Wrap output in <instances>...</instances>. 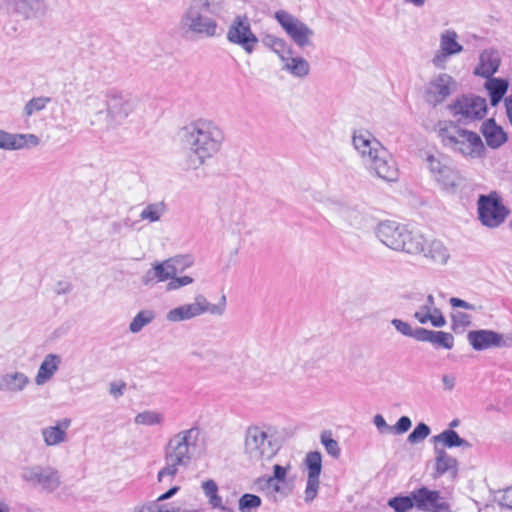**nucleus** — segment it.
<instances>
[{
  "label": "nucleus",
  "mask_w": 512,
  "mask_h": 512,
  "mask_svg": "<svg viewBox=\"0 0 512 512\" xmlns=\"http://www.w3.org/2000/svg\"><path fill=\"white\" fill-rule=\"evenodd\" d=\"M485 88L489 92L492 106H496L502 100L508 89V81L501 78H487Z\"/></svg>",
  "instance_id": "f704fd0d"
},
{
  "label": "nucleus",
  "mask_w": 512,
  "mask_h": 512,
  "mask_svg": "<svg viewBox=\"0 0 512 512\" xmlns=\"http://www.w3.org/2000/svg\"><path fill=\"white\" fill-rule=\"evenodd\" d=\"M452 115L462 124L482 119L487 112L486 99L476 95L458 97L449 106Z\"/></svg>",
  "instance_id": "ddd939ff"
},
{
  "label": "nucleus",
  "mask_w": 512,
  "mask_h": 512,
  "mask_svg": "<svg viewBox=\"0 0 512 512\" xmlns=\"http://www.w3.org/2000/svg\"><path fill=\"white\" fill-rule=\"evenodd\" d=\"M72 291V285L68 282H58L55 287V293L58 295H65Z\"/></svg>",
  "instance_id": "0e129e2a"
},
{
  "label": "nucleus",
  "mask_w": 512,
  "mask_h": 512,
  "mask_svg": "<svg viewBox=\"0 0 512 512\" xmlns=\"http://www.w3.org/2000/svg\"><path fill=\"white\" fill-rule=\"evenodd\" d=\"M388 504L395 512H408L415 506L413 492H411L409 496L394 497L389 500Z\"/></svg>",
  "instance_id": "79ce46f5"
},
{
  "label": "nucleus",
  "mask_w": 512,
  "mask_h": 512,
  "mask_svg": "<svg viewBox=\"0 0 512 512\" xmlns=\"http://www.w3.org/2000/svg\"><path fill=\"white\" fill-rule=\"evenodd\" d=\"M194 283V278L188 275L178 276L177 268L173 267V275L165 286L167 292L176 291Z\"/></svg>",
  "instance_id": "a19ab883"
},
{
  "label": "nucleus",
  "mask_w": 512,
  "mask_h": 512,
  "mask_svg": "<svg viewBox=\"0 0 512 512\" xmlns=\"http://www.w3.org/2000/svg\"><path fill=\"white\" fill-rule=\"evenodd\" d=\"M435 470L438 475H443L446 472L452 471L456 472L457 470V460L448 455V453L443 449H438L435 447Z\"/></svg>",
  "instance_id": "c9c22d12"
},
{
  "label": "nucleus",
  "mask_w": 512,
  "mask_h": 512,
  "mask_svg": "<svg viewBox=\"0 0 512 512\" xmlns=\"http://www.w3.org/2000/svg\"><path fill=\"white\" fill-rule=\"evenodd\" d=\"M464 50L458 42V34L453 29H446L439 36V48L431 58V64L438 70H445L450 58Z\"/></svg>",
  "instance_id": "f3484780"
},
{
  "label": "nucleus",
  "mask_w": 512,
  "mask_h": 512,
  "mask_svg": "<svg viewBox=\"0 0 512 512\" xmlns=\"http://www.w3.org/2000/svg\"><path fill=\"white\" fill-rule=\"evenodd\" d=\"M134 423L145 426L162 425L164 423V415L157 411L146 410L135 416Z\"/></svg>",
  "instance_id": "58836bf2"
},
{
  "label": "nucleus",
  "mask_w": 512,
  "mask_h": 512,
  "mask_svg": "<svg viewBox=\"0 0 512 512\" xmlns=\"http://www.w3.org/2000/svg\"><path fill=\"white\" fill-rule=\"evenodd\" d=\"M6 11L11 16L28 20L45 12V0H4Z\"/></svg>",
  "instance_id": "a211bd4d"
},
{
  "label": "nucleus",
  "mask_w": 512,
  "mask_h": 512,
  "mask_svg": "<svg viewBox=\"0 0 512 512\" xmlns=\"http://www.w3.org/2000/svg\"><path fill=\"white\" fill-rule=\"evenodd\" d=\"M263 42L278 55L281 62L293 51L291 46L285 40L278 37L268 35L264 38Z\"/></svg>",
  "instance_id": "e433bc0d"
},
{
  "label": "nucleus",
  "mask_w": 512,
  "mask_h": 512,
  "mask_svg": "<svg viewBox=\"0 0 512 512\" xmlns=\"http://www.w3.org/2000/svg\"><path fill=\"white\" fill-rule=\"evenodd\" d=\"M227 40L240 46L247 54L253 53L259 42L246 15H238L233 19L227 31Z\"/></svg>",
  "instance_id": "dca6fc26"
},
{
  "label": "nucleus",
  "mask_w": 512,
  "mask_h": 512,
  "mask_svg": "<svg viewBox=\"0 0 512 512\" xmlns=\"http://www.w3.org/2000/svg\"><path fill=\"white\" fill-rule=\"evenodd\" d=\"M60 363L61 358L59 355L52 353L46 355L38 368L37 374L35 376V383L38 386L46 384L57 372Z\"/></svg>",
  "instance_id": "c756f323"
},
{
  "label": "nucleus",
  "mask_w": 512,
  "mask_h": 512,
  "mask_svg": "<svg viewBox=\"0 0 512 512\" xmlns=\"http://www.w3.org/2000/svg\"><path fill=\"white\" fill-rule=\"evenodd\" d=\"M21 480L30 487L44 493H53L61 485L59 471L52 466L28 465L20 472Z\"/></svg>",
  "instance_id": "9b49d317"
},
{
  "label": "nucleus",
  "mask_w": 512,
  "mask_h": 512,
  "mask_svg": "<svg viewBox=\"0 0 512 512\" xmlns=\"http://www.w3.org/2000/svg\"><path fill=\"white\" fill-rule=\"evenodd\" d=\"M376 237L386 247L410 255H423L432 262L445 265L450 257L448 249L437 239H429L419 230L395 221H382L377 225Z\"/></svg>",
  "instance_id": "f257e3e1"
},
{
  "label": "nucleus",
  "mask_w": 512,
  "mask_h": 512,
  "mask_svg": "<svg viewBox=\"0 0 512 512\" xmlns=\"http://www.w3.org/2000/svg\"><path fill=\"white\" fill-rule=\"evenodd\" d=\"M305 465L308 470L305 500L310 502L316 497L319 489V476L322 470L321 454L317 451L309 452L305 458Z\"/></svg>",
  "instance_id": "aec40b11"
},
{
  "label": "nucleus",
  "mask_w": 512,
  "mask_h": 512,
  "mask_svg": "<svg viewBox=\"0 0 512 512\" xmlns=\"http://www.w3.org/2000/svg\"><path fill=\"white\" fill-rule=\"evenodd\" d=\"M274 17L299 48L312 46L314 31L307 24L285 10L276 11Z\"/></svg>",
  "instance_id": "4468645a"
},
{
  "label": "nucleus",
  "mask_w": 512,
  "mask_h": 512,
  "mask_svg": "<svg viewBox=\"0 0 512 512\" xmlns=\"http://www.w3.org/2000/svg\"><path fill=\"white\" fill-rule=\"evenodd\" d=\"M477 212L480 223L490 229L501 226L510 214L509 209L503 204L501 196L496 191L487 195H479Z\"/></svg>",
  "instance_id": "9d476101"
},
{
  "label": "nucleus",
  "mask_w": 512,
  "mask_h": 512,
  "mask_svg": "<svg viewBox=\"0 0 512 512\" xmlns=\"http://www.w3.org/2000/svg\"><path fill=\"white\" fill-rule=\"evenodd\" d=\"M412 426V422L409 417L402 416L398 419L397 423L392 426V432L395 434H404Z\"/></svg>",
  "instance_id": "864d4df0"
},
{
  "label": "nucleus",
  "mask_w": 512,
  "mask_h": 512,
  "mask_svg": "<svg viewBox=\"0 0 512 512\" xmlns=\"http://www.w3.org/2000/svg\"><path fill=\"white\" fill-rule=\"evenodd\" d=\"M373 423L381 433L392 432V426H389L384 417L380 414L374 416Z\"/></svg>",
  "instance_id": "bf43d9fd"
},
{
  "label": "nucleus",
  "mask_w": 512,
  "mask_h": 512,
  "mask_svg": "<svg viewBox=\"0 0 512 512\" xmlns=\"http://www.w3.org/2000/svg\"><path fill=\"white\" fill-rule=\"evenodd\" d=\"M455 377L451 375H443L442 376V383L446 390L451 391L455 386Z\"/></svg>",
  "instance_id": "338daca9"
},
{
  "label": "nucleus",
  "mask_w": 512,
  "mask_h": 512,
  "mask_svg": "<svg viewBox=\"0 0 512 512\" xmlns=\"http://www.w3.org/2000/svg\"><path fill=\"white\" fill-rule=\"evenodd\" d=\"M223 221L225 222L227 228L232 232L241 233V231L246 227L245 222L240 215H237L235 218L228 220L223 217Z\"/></svg>",
  "instance_id": "603ef678"
},
{
  "label": "nucleus",
  "mask_w": 512,
  "mask_h": 512,
  "mask_svg": "<svg viewBox=\"0 0 512 512\" xmlns=\"http://www.w3.org/2000/svg\"><path fill=\"white\" fill-rule=\"evenodd\" d=\"M167 212V205L163 201L147 204L139 213V219L148 223L161 221Z\"/></svg>",
  "instance_id": "72a5a7b5"
},
{
  "label": "nucleus",
  "mask_w": 512,
  "mask_h": 512,
  "mask_svg": "<svg viewBox=\"0 0 512 512\" xmlns=\"http://www.w3.org/2000/svg\"><path fill=\"white\" fill-rule=\"evenodd\" d=\"M437 135L442 145L467 158H481L485 147L480 136L472 131L462 129L451 121L437 124Z\"/></svg>",
  "instance_id": "39448f33"
},
{
  "label": "nucleus",
  "mask_w": 512,
  "mask_h": 512,
  "mask_svg": "<svg viewBox=\"0 0 512 512\" xmlns=\"http://www.w3.org/2000/svg\"><path fill=\"white\" fill-rule=\"evenodd\" d=\"M29 376L18 370L8 371L0 375V393L13 396L23 393L30 385Z\"/></svg>",
  "instance_id": "4be33fe9"
},
{
  "label": "nucleus",
  "mask_w": 512,
  "mask_h": 512,
  "mask_svg": "<svg viewBox=\"0 0 512 512\" xmlns=\"http://www.w3.org/2000/svg\"><path fill=\"white\" fill-rule=\"evenodd\" d=\"M391 324L394 328L404 336L412 337L414 330L408 322H405L401 319L394 318L391 320Z\"/></svg>",
  "instance_id": "3c124183"
},
{
  "label": "nucleus",
  "mask_w": 512,
  "mask_h": 512,
  "mask_svg": "<svg viewBox=\"0 0 512 512\" xmlns=\"http://www.w3.org/2000/svg\"><path fill=\"white\" fill-rule=\"evenodd\" d=\"M452 317L455 326L467 327L471 324V316L467 313L457 312Z\"/></svg>",
  "instance_id": "4d7b16f0"
},
{
  "label": "nucleus",
  "mask_w": 512,
  "mask_h": 512,
  "mask_svg": "<svg viewBox=\"0 0 512 512\" xmlns=\"http://www.w3.org/2000/svg\"><path fill=\"white\" fill-rule=\"evenodd\" d=\"M167 260H173L172 266L177 268L178 265H181L183 268L190 267L194 263V259L190 255H177Z\"/></svg>",
  "instance_id": "6e6d98bb"
},
{
  "label": "nucleus",
  "mask_w": 512,
  "mask_h": 512,
  "mask_svg": "<svg viewBox=\"0 0 512 512\" xmlns=\"http://www.w3.org/2000/svg\"><path fill=\"white\" fill-rule=\"evenodd\" d=\"M83 107L88 115H100L102 114V101L99 96L89 95L85 98Z\"/></svg>",
  "instance_id": "49530a36"
},
{
  "label": "nucleus",
  "mask_w": 512,
  "mask_h": 512,
  "mask_svg": "<svg viewBox=\"0 0 512 512\" xmlns=\"http://www.w3.org/2000/svg\"><path fill=\"white\" fill-rule=\"evenodd\" d=\"M467 340L476 351L486 350L492 347H502L506 343L504 336L492 330L480 329L468 332Z\"/></svg>",
  "instance_id": "412c9836"
},
{
  "label": "nucleus",
  "mask_w": 512,
  "mask_h": 512,
  "mask_svg": "<svg viewBox=\"0 0 512 512\" xmlns=\"http://www.w3.org/2000/svg\"><path fill=\"white\" fill-rule=\"evenodd\" d=\"M431 433L429 426L425 423H419L409 434L407 440L411 444H416L425 440Z\"/></svg>",
  "instance_id": "a18cd8bd"
},
{
  "label": "nucleus",
  "mask_w": 512,
  "mask_h": 512,
  "mask_svg": "<svg viewBox=\"0 0 512 512\" xmlns=\"http://www.w3.org/2000/svg\"><path fill=\"white\" fill-rule=\"evenodd\" d=\"M138 99L124 91L110 90L106 95V118L108 127H116L135 111Z\"/></svg>",
  "instance_id": "f8f14e48"
},
{
  "label": "nucleus",
  "mask_w": 512,
  "mask_h": 512,
  "mask_svg": "<svg viewBox=\"0 0 512 512\" xmlns=\"http://www.w3.org/2000/svg\"><path fill=\"white\" fill-rule=\"evenodd\" d=\"M426 163L430 172L434 175L438 182H441L444 185L452 184V170L449 166L441 161L439 155L428 154L426 157Z\"/></svg>",
  "instance_id": "2f4dec72"
},
{
  "label": "nucleus",
  "mask_w": 512,
  "mask_h": 512,
  "mask_svg": "<svg viewBox=\"0 0 512 512\" xmlns=\"http://www.w3.org/2000/svg\"><path fill=\"white\" fill-rule=\"evenodd\" d=\"M353 145L371 173L387 182L398 179V168L394 159L370 132L356 131L353 135Z\"/></svg>",
  "instance_id": "20e7f679"
},
{
  "label": "nucleus",
  "mask_w": 512,
  "mask_h": 512,
  "mask_svg": "<svg viewBox=\"0 0 512 512\" xmlns=\"http://www.w3.org/2000/svg\"><path fill=\"white\" fill-rule=\"evenodd\" d=\"M499 504L502 507L512 509V487H509L502 492L499 498Z\"/></svg>",
  "instance_id": "052dcab7"
},
{
  "label": "nucleus",
  "mask_w": 512,
  "mask_h": 512,
  "mask_svg": "<svg viewBox=\"0 0 512 512\" xmlns=\"http://www.w3.org/2000/svg\"><path fill=\"white\" fill-rule=\"evenodd\" d=\"M173 260L157 261L151 265L141 277V283L145 287L152 288L160 282L169 281L173 275Z\"/></svg>",
  "instance_id": "b1692460"
},
{
  "label": "nucleus",
  "mask_w": 512,
  "mask_h": 512,
  "mask_svg": "<svg viewBox=\"0 0 512 512\" xmlns=\"http://www.w3.org/2000/svg\"><path fill=\"white\" fill-rule=\"evenodd\" d=\"M72 420L70 418L58 419L53 425L41 429V436L47 447H55L68 441V429Z\"/></svg>",
  "instance_id": "5701e85b"
},
{
  "label": "nucleus",
  "mask_w": 512,
  "mask_h": 512,
  "mask_svg": "<svg viewBox=\"0 0 512 512\" xmlns=\"http://www.w3.org/2000/svg\"><path fill=\"white\" fill-rule=\"evenodd\" d=\"M325 212L330 222L344 231L365 232L370 226L368 215L354 204L328 199Z\"/></svg>",
  "instance_id": "0eeeda50"
},
{
  "label": "nucleus",
  "mask_w": 512,
  "mask_h": 512,
  "mask_svg": "<svg viewBox=\"0 0 512 512\" xmlns=\"http://www.w3.org/2000/svg\"><path fill=\"white\" fill-rule=\"evenodd\" d=\"M39 138L34 134H12L0 130V149L20 150L39 145Z\"/></svg>",
  "instance_id": "393cba45"
},
{
  "label": "nucleus",
  "mask_w": 512,
  "mask_h": 512,
  "mask_svg": "<svg viewBox=\"0 0 512 512\" xmlns=\"http://www.w3.org/2000/svg\"><path fill=\"white\" fill-rule=\"evenodd\" d=\"M413 499L419 510L434 512L444 508V502L439 492L429 490L426 487L413 491Z\"/></svg>",
  "instance_id": "cd10ccee"
},
{
  "label": "nucleus",
  "mask_w": 512,
  "mask_h": 512,
  "mask_svg": "<svg viewBox=\"0 0 512 512\" xmlns=\"http://www.w3.org/2000/svg\"><path fill=\"white\" fill-rule=\"evenodd\" d=\"M413 316L420 324L430 322L432 326L438 328L446 324V320L441 311L435 306V300L432 294L426 297L425 303L415 311Z\"/></svg>",
  "instance_id": "a878e982"
},
{
  "label": "nucleus",
  "mask_w": 512,
  "mask_h": 512,
  "mask_svg": "<svg viewBox=\"0 0 512 512\" xmlns=\"http://www.w3.org/2000/svg\"><path fill=\"white\" fill-rule=\"evenodd\" d=\"M201 431L198 427L181 430L172 435L164 446V466L159 470L157 479L174 478L180 468L191 463L194 452L198 448Z\"/></svg>",
  "instance_id": "7ed1b4c3"
},
{
  "label": "nucleus",
  "mask_w": 512,
  "mask_h": 512,
  "mask_svg": "<svg viewBox=\"0 0 512 512\" xmlns=\"http://www.w3.org/2000/svg\"><path fill=\"white\" fill-rule=\"evenodd\" d=\"M224 9L223 0H197L192 3L182 18V23L189 31L213 37L216 34L217 23L211 16H219Z\"/></svg>",
  "instance_id": "423d86ee"
},
{
  "label": "nucleus",
  "mask_w": 512,
  "mask_h": 512,
  "mask_svg": "<svg viewBox=\"0 0 512 512\" xmlns=\"http://www.w3.org/2000/svg\"><path fill=\"white\" fill-rule=\"evenodd\" d=\"M265 483L267 484V497L273 503L280 501L285 496L283 488L280 486L279 481H275V478H266Z\"/></svg>",
  "instance_id": "37998d69"
},
{
  "label": "nucleus",
  "mask_w": 512,
  "mask_h": 512,
  "mask_svg": "<svg viewBox=\"0 0 512 512\" xmlns=\"http://www.w3.org/2000/svg\"><path fill=\"white\" fill-rule=\"evenodd\" d=\"M154 501H150L145 504L136 505L132 512H156Z\"/></svg>",
  "instance_id": "69168bd1"
},
{
  "label": "nucleus",
  "mask_w": 512,
  "mask_h": 512,
  "mask_svg": "<svg viewBox=\"0 0 512 512\" xmlns=\"http://www.w3.org/2000/svg\"><path fill=\"white\" fill-rule=\"evenodd\" d=\"M481 131L489 147L495 149L507 141V135L494 119H488L482 124Z\"/></svg>",
  "instance_id": "7c9ffc66"
},
{
  "label": "nucleus",
  "mask_w": 512,
  "mask_h": 512,
  "mask_svg": "<svg viewBox=\"0 0 512 512\" xmlns=\"http://www.w3.org/2000/svg\"><path fill=\"white\" fill-rule=\"evenodd\" d=\"M282 70L294 78L304 79L309 76L311 66L307 59L302 56L295 55L292 51L289 56L282 61Z\"/></svg>",
  "instance_id": "c85d7f7f"
},
{
  "label": "nucleus",
  "mask_w": 512,
  "mask_h": 512,
  "mask_svg": "<svg viewBox=\"0 0 512 512\" xmlns=\"http://www.w3.org/2000/svg\"><path fill=\"white\" fill-rule=\"evenodd\" d=\"M155 319V312L151 309L139 311L129 324V331L133 334L139 333L145 326Z\"/></svg>",
  "instance_id": "4c0bfd02"
},
{
  "label": "nucleus",
  "mask_w": 512,
  "mask_h": 512,
  "mask_svg": "<svg viewBox=\"0 0 512 512\" xmlns=\"http://www.w3.org/2000/svg\"><path fill=\"white\" fill-rule=\"evenodd\" d=\"M501 58L498 51L485 49L479 55V62L475 67L474 74L483 78L492 77L499 69Z\"/></svg>",
  "instance_id": "bb28decb"
},
{
  "label": "nucleus",
  "mask_w": 512,
  "mask_h": 512,
  "mask_svg": "<svg viewBox=\"0 0 512 512\" xmlns=\"http://www.w3.org/2000/svg\"><path fill=\"white\" fill-rule=\"evenodd\" d=\"M269 427L249 426L245 432L244 453L254 464H263L272 459L278 451Z\"/></svg>",
  "instance_id": "1a4fd4ad"
},
{
  "label": "nucleus",
  "mask_w": 512,
  "mask_h": 512,
  "mask_svg": "<svg viewBox=\"0 0 512 512\" xmlns=\"http://www.w3.org/2000/svg\"><path fill=\"white\" fill-rule=\"evenodd\" d=\"M507 117L512 125V93L505 99Z\"/></svg>",
  "instance_id": "774afa93"
},
{
  "label": "nucleus",
  "mask_w": 512,
  "mask_h": 512,
  "mask_svg": "<svg viewBox=\"0 0 512 512\" xmlns=\"http://www.w3.org/2000/svg\"><path fill=\"white\" fill-rule=\"evenodd\" d=\"M227 298L222 294L217 303H211L203 294H197L193 302L182 304L171 310L166 315V321L178 323L188 321L204 314L214 317H222L226 312Z\"/></svg>",
  "instance_id": "6e6552de"
},
{
  "label": "nucleus",
  "mask_w": 512,
  "mask_h": 512,
  "mask_svg": "<svg viewBox=\"0 0 512 512\" xmlns=\"http://www.w3.org/2000/svg\"><path fill=\"white\" fill-rule=\"evenodd\" d=\"M261 505V498L254 494H244L239 499V510L241 512H251Z\"/></svg>",
  "instance_id": "c03bdc74"
},
{
  "label": "nucleus",
  "mask_w": 512,
  "mask_h": 512,
  "mask_svg": "<svg viewBox=\"0 0 512 512\" xmlns=\"http://www.w3.org/2000/svg\"><path fill=\"white\" fill-rule=\"evenodd\" d=\"M321 442L324 445L328 454L334 458H338L340 455V448L336 440L331 438L329 435L323 434L321 436Z\"/></svg>",
  "instance_id": "8fccbe9b"
},
{
  "label": "nucleus",
  "mask_w": 512,
  "mask_h": 512,
  "mask_svg": "<svg viewBox=\"0 0 512 512\" xmlns=\"http://www.w3.org/2000/svg\"><path fill=\"white\" fill-rule=\"evenodd\" d=\"M457 89L456 80L448 73H438L432 76L424 87V100L436 107L450 97Z\"/></svg>",
  "instance_id": "2eb2a0df"
},
{
  "label": "nucleus",
  "mask_w": 512,
  "mask_h": 512,
  "mask_svg": "<svg viewBox=\"0 0 512 512\" xmlns=\"http://www.w3.org/2000/svg\"><path fill=\"white\" fill-rule=\"evenodd\" d=\"M49 99L39 97V98H33L30 101L27 102L25 105L24 111L27 116H31L32 114L41 111L45 108L47 102Z\"/></svg>",
  "instance_id": "09e8293b"
},
{
  "label": "nucleus",
  "mask_w": 512,
  "mask_h": 512,
  "mask_svg": "<svg viewBox=\"0 0 512 512\" xmlns=\"http://www.w3.org/2000/svg\"><path fill=\"white\" fill-rule=\"evenodd\" d=\"M189 355L206 368L218 367L224 360L220 347L215 343L195 344L190 348Z\"/></svg>",
  "instance_id": "6ab92c4d"
},
{
  "label": "nucleus",
  "mask_w": 512,
  "mask_h": 512,
  "mask_svg": "<svg viewBox=\"0 0 512 512\" xmlns=\"http://www.w3.org/2000/svg\"><path fill=\"white\" fill-rule=\"evenodd\" d=\"M432 344H436L445 349H452L454 346V336L444 331H434Z\"/></svg>",
  "instance_id": "de8ad7c7"
},
{
  "label": "nucleus",
  "mask_w": 512,
  "mask_h": 512,
  "mask_svg": "<svg viewBox=\"0 0 512 512\" xmlns=\"http://www.w3.org/2000/svg\"><path fill=\"white\" fill-rule=\"evenodd\" d=\"M182 147L187 151L184 165L197 169L214 157L222 148L225 136L215 122L198 119L182 127L178 133Z\"/></svg>",
  "instance_id": "f03ea898"
},
{
  "label": "nucleus",
  "mask_w": 512,
  "mask_h": 512,
  "mask_svg": "<svg viewBox=\"0 0 512 512\" xmlns=\"http://www.w3.org/2000/svg\"><path fill=\"white\" fill-rule=\"evenodd\" d=\"M202 489L205 496L208 498L209 504L213 508L225 509L222 505V498L218 495V486L212 479L204 481L202 483Z\"/></svg>",
  "instance_id": "ea45409f"
},
{
  "label": "nucleus",
  "mask_w": 512,
  "mask_h": 512,
  "mask_svg": "<svg viewBox=\"0 0 512 512\" xmlns=\"http://www.w3.org/2000/svg\"><path fill=\"white\" fill-rule=\"evenodd\" d=\"M431 441L435 445L442 444L443 447L447 448L462 447L463 449H470L472 446L467 440L461 438L453 429L444 430L440 434L433 436Z\"/></svg>",
  "instance_id": "473e14b6"
},
{
  "label": "nucleus",
  "mask_w": 512,
  "mask_h": 512,
  "mask_svg": "<svg viewBox=\"0 0 512 512\" xmlns=\"http://www.w3.org/2000/svg\"><path fill=\"white\" fill-rule=\"evenodd\" d=\"M286 474L287 469L285 467H282L280 465H274L273 476H270L269 478H275V481L283 482L285 481Z\"/></svg>",
  "instance_id": "680f3d73"
},
{
  "label": "nucleus",
  "mask_w": 512,
  "mask_h": 512,
  "mask_svg": "<svg viewBox=\"0 0 512 512\" xmlns=\"http://www.w3.org/2000/svg\"><path fill=\"white\" fill-rule=\"evenodd\" d=\"M433 335H434L433 330H428V329L419 327L414 330L412 338L416 339L417 341L431 343Z\"/></svg>",
  "instance_id": "5fc2aeb1"
},
{
  "label": "nucleus",
  "mask_w": 512,
  "mask_h": 512,
  "mask_svg": "<svg viewBox=\"0 0 512 512\" xmlns=\"http://www.w3.org/2000/svg\"><path fill=\"white\" fill-rule=\"evenodd\" d=\"M449 303L454 308H463L467 310H477L478 307L476 305L470 304L466 302L465 300H462L460 298L451 297L449 299Z\"/></svg>",
  "instance_id": "13d9d810"
},
{
  "label": "nucleus",
  "mask_w": 512,
  "mask_h": 512,
  "mask_svg": "<svg viewBox=\"0 0 512 512\" xmlns=\"http://www.w3.org/2000/svg\"><path fill=\"white\" fill-rule=\"evenodd\" d=\"M125 388V384H117L115 382L110 383L109 385V393L115 397L118 398L123 395V390Z\"/></svg>",
  "instance_id": "e2e57ef3"
}]
</instances>
